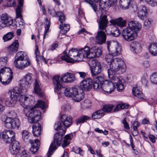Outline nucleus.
<instances>
[{
    "label": "nucleus",
    "mask_w": 157,
    "mask_h": 157,
    "mask_svg": "<svg viewBox=\"0 0 157 157\" xmlns=\"http://www.w3.org/2000/svg\"><path fill=\"white\" fill-rule=\"evenodd\" d=\"M30 64V61L28 56L22 52H18L15 57L14 65L18 69L23 70L28 67Z\"/></svg>",
    "instance_id": "0eeeda50"
},
{
    "label": "nucleus",
    "mask_w": 157,
    "mask_h": 157,
    "mask_svg": "<svg viewBox=\"0 0 157 157\" xmlns=\"http://www.w3.org/2000/svg\"><path fill=\"white\" fill-rule=\"evenodd\" d=\"M63 140V136L58 133L55 134L53 141L52 142L50 146L47 153L48 157H50L54 151L56 149V146H59Z\"/></svg>",
    "instance_id": "4468645a"
},
{
    "label": "nucleus",
    "mask_w": 157,
    "mask_h": 157,
    "mask_svg": "<svg viewBox=\"0 0 157 157\" xmlns=\"http://www.w3.org/2000/svg\"><path fill=\"white\" fill-rule=\"evenodd\" d=\"M71 106L67 104L63 105L62 107L61 112H64L68 111L71 109Z\"/></svg>",
    "instance_id": "8fccbe9b"
},
{
    "label": "nucleus",
    "mask_w": 157,
    "mask_h": 157,
    "mask_svg": "<svg viewBox=\"0 0 157 157\" xmlns=\"http://www.w3.org/2000/svg\"><path fill=\"white\" fill-rule=\"evenodd\" d=\"M48 11L50 15L54 17L56 16L57 12H56L53 8L50 7L48 9Z\"/></svg>",
    "instance_id": "052dcab7"
},
{
    "label": "nucleus",
    "mask_w": 157,
    "mask_h": 157,
    "mask_svg": "<svg viewBox=\"0 0 157 157\" xmlns=\"http://www.w3.org/2000/svg\"><path fill=\"white\" fill-rule=\"evenodd\" d=\"M145 2L152 6L157 5V0H145Z\"/></svg>",
    "instance_id": "5fc2aeb1"
},
{
    "label": "nucleus",
    "mask_w": 157,
    "mask_h": 157,
    "mask_svg": "<svg viewBox=\"0 0 157 157\" xmlns=\"http://www.w3.org/2000/svg\"><path fill=\"white\" fill-rule=\"evenodd\" d=\"M132 92L133 95L139 98L143 99L144 95L142 91L137 87H133Z\"/></svg>",
    "instance_id": "2f4dec72"
},
{
    "label": "nucleus",
    "mask_w": 157,
    "mask_h": 157,
    "mask_svg": "<svg viewBox=\"0 0 157 157\" xmlns=\"http://www.w3.org/2000/svg\"><path fill=\"white\" fill-rule=\"evenodd\" d=\"M11 142V146L10 148V152L12 155H16L19 153L20 149V144L15 140Z\"/></svg>",
    "instance_id": "412c9836"
},
{
    "label": "nucleus",
    "mask_w": 157,
    "mask_h": 157,
    "mask_svg": "<svg viewBox=\"0 0 157 157\" xmlns=\"http://www.w3.org/2000/svg\"><path fill=\"white\" fill-rule=\"evenodd\" d=\"M84 93L82 92L81 93H78L73 98V99L76 101L78 102L82 100L84 98Z\"/></svg>",
    "instance_id": "ea45409f"
},
{
    "label": "nucleus",
    "mask_w": 157,
    "mask_h": 157,
    "mask_svg": "<svg viewBox=\"0 0 157 157\" xmlns=\"http://www.w3.org/2000/svg\"><path fill=\"white\" fill-rule=\"evenodd\" d=\"M34 90L35 93L40 97H42L43 96L41 89L39 85L38 82L36 80L35 81Z\"/></svg>",
    "instance_id": "cd10ccee"
},
{
    "label": "nucleus",
    "mask_w": 157,
    "mask_h": 157,
    "mask_svg": "<svg viewBox=\"0 0 157 157\" xmlns=\"http://www.w3.org/2000/svg\"><path fill=\"white\" fill-rule=\"evenodd\" d=\"M56 16L59 17L58 24L59 25L60 27L61 28L62 25V23H63L65 20V16L63 13L61 11L57 12L56 13Z\"/></svg>",
    "instance_id": "7c9ffc66"
},
{
    "label": "nucleus",
    "mask_w": 157,
    "mask_h": 157,
    "mask_svg": "<svg viewBox=\"0 0 157 157\" xmlns=\"http://www.w3.org/2000/svg\"><path fill=\"white\" fill-rule=\"evenodd\" d=\"M4 126L7 128L18 129L21 125L19 119L17 118L7 117L4 121Z\"/></svg>",
    "instance_id": "2eb2a0df"
},
{
    "label": "nucleus",
    "mask_w": 157,
    "mask_h": 157,
    "mask_svg": "<svg viewBox=\"0 0 157 157\" xmlns=\"http://www.w3.org/2000/svg\"><path fill=\"white\" fill-rule=\"evenodd\" d=\"M18 41L16 40L8 47V52L11 54H13L16 53L18 50L19 46Z\"/></svg>",
    "instance_id": "a878e982"
},
{
    "label": "nucleus",
    "mask_w": 157,
    "mask_h": 157,
    "mask_svg": "<svg viewBox=\"0 0 157 157\" xmlns=\"http://www.w3.org/2000/svg\"><path fill=\"white\" fill-rule=\"evenodd\" d=\"M147 8L144 6H141L138 12V16L141 20H144L147 17Z\"/></svg>",
    "instance_id": "b1692460"
},
{
    "label": "nucleus",
    "mask_w": 157,
    "mask_h": 157,
    "mask_svg": "<svg viewBox=\"0 0 157 157\" xmlns=\"http://www.w3.org/2000/svg\"><path fill=\"white\" fill-rule=\"evenodd\" d=\"M149 50L151 55L155 56H157V43H151L149 47Z\"/></svg>",
    "instance_id": "c85d7f7f"
},
{
    "label": "nucleus",
    "mask_w": 157,
    "mask_h": 157,
    "mask_svg": "<svg viewBox=\"0 0 157 157\" xmlns=\"http://www.w3.org/2000/svg\"><path fill=\"white\" fill-rule=\"evenodd\" d=\"M15 133L12 131L4 130L2 133V137L6 143H10L14 140Z\"/></svg>",
    "instance_id": "6ab92c4d"
},
{
    "label": "nucleus",
    "mask_w": 157,
    "mask_h": 157,
    "mask_svg": "<svg viewBox=\"0 0 157 157\" xmlns=\"http://www.w3.org/2000/svg\"><path fill=\"white\" fill-rule=\"evenodd\" d=\"M92 84V79L90 78H87L80 82V87L82 90L89 91L91 89Z\"/></svg>",
    "instance_id": "aec40b11"
},
{
    "label": "nucleus",
    "mask_w": 157,
    "mask_h": 157,
    "mask_svg": "<svg viewBox=\"0 0 157 157\" xmlns=\"http://www.w3.org/2000/svg\"><path fill=\"white\" fill-rule=\"evenodd\" d=\"M122 49L121 45L115 40L109 41V55L116 56L120 55Z\"/></svg>",
    "instance_id": "9b49d317"
},
{
    "label": "nucleus",
    "mask_w": 157,
    "mask_h": 157,
    "mask_svg": "<svg viewBox=\"0 0 157 157\" xmlns=\"http://www.w3.org/2000/svg\"><path fill=\"white\" fill-rule=\"evenodd\" d=\"M130 46L131 50L134 53H139L142 51V47L141 44L137 41L132 42Z\"/></svg>",
    "instance_id": "5701e85b"
},
{
    "label": "nucleus",
    "mask_w": 157,
    "mask_h": 157,
    "mask_svg": "<svg viewBox=\"0 0 157 157\" xmlns=\"http://www.w3.org/2000/svg\"><path fill=\"white\" fill-rule=\"evenodd\" d=\"M150 79L152 84H157V72L152 73L150 76Z\"/></svg>",
    "instance_id": "79ce46f5"
},
{
    "label": "nucleus",
    "mask_w": 157,
    "mask_h": 157,
    "mask_svg": "<svg viewBox=\"0 0 157 157\" xmlns=\"http://www.w3.org/2000/svg\"><path fill=\"white\" fill-rule=\"evenodd\" d=\"M108 20L107 16L104 15L101 17L98 23L99 28L100 30L98 32L95 37V41L99 44H101L105 43L106 38L105 32L106 27L107 26Z\"/></svg>",
    "instance_id": "423d86ee"
},
{
    "label": "nucleus",
    "mask_w": 157,
    "mask_h": 157,
    "mask_svg": "<svg viewBox=\"0 0 157 157\" xmlns=\"http://www.w3.org/2000/svg\"><path fill=\"white\" fill-rule=\"evenodd\" d=\"M104 113L102 110H98L94 113L92 115V117L93 119H99L103 117Z\"/></svg>",
    "instance_id": "72a5a7b5"
},
{
    "label": "nucleus",
    "mask_w": 157,
    "mask_h": 157,
    "mask_svg": "<svg viewBox=\"0 0 157 157\" xmlns=\"http://www.w3.org/2000/svg\"><path fill=\"white\" fill-rule=\"evenodd\" d=\"M20 92L19 96L18 101L20 105L24 108V113L27 117L29 122L32 123L37 121L40 118L41 112L37 109H34L31 106L34 103V98L29 95H23L24 92L19 89Z\"/></svg>",
    "instance_id": "f03ea898"
},
{
    "label": "nucleus",
    "mask_w": 157,
    "mask_h": 157,
    "mask_svg": "<svg viewBox=\"0 0 157 157\" xmlns=\"http://www.w3.org/2000/svg\"><path fill=\"white\" fill-rule=\"evenodd\" d=\"M20 93L19 89L18 87L15 88L10 92V98H6L5 100H4L2 102L5 101V103L7 106L10 107L13 106L17 101H18Z\"/></svg>",
    "instance_id": "ddd939ff"
},
{
    "label": "nucleus",
    "mask_w": 157,
    "mask_h": 157,
    "mask_svg": "<svg viewBox=\"0 0 157 157\" xmlns=\"http://www.w3.org/2000/svg\"><path fill=\"white\" fill-rule=\"evenodd\" d=\"M101 50L96 47H93L91 49L88 47H86L79 50L78 54L80 56V60L82 61L84 58H87L88 60L94 59L95 57H99L101 55Z\"/></svg>",
    "instance_id": "39448f33"
},
{
    "label": "nucleus",
    "mask_w": 157,
    "mask_h": 157,
    "mask_svg": "<svg viewBox=\"0 0 157 157\" xmlns=\"http://www.w3.org/2000/svg\"><path fill=\"white\" fill-rule=\"evenodd\" d=\"M13 36V33L9 32L7 33L3 36V39L4 41H6L10 40L12 38Z\"/></svg>",
    "instance_id": "37998d69"
},
{
    "label": "nucleus",
    "mask_w": 157,
    "mask_h": 157,
    "mask_svg": "<svg viewBox=\"0 0 157 157\" xmlns=\"http://www.w3.org/2000/svg\"><path fill=\"white\" fill-rule=\"evenodd\" d=\"M94 131L98 133H103L104 135H106L108 133V132L107 131L105 130L104 131H103L102 130L100 129L99 128H96L95 129Z\"/></svg>",
    "instance_id": "338daca9"
},
{
    "label": "nucleus",
    "mask_w": 157,
    "mask_h": 157,
    "mask_svg": "<svg viewBox=\"0 0 157 157\" xmlns=\"http://www.w3.org/2000/svg\"><path fill=\"white\" fill-rule=\"evenodd\" d=\"M76 73L79 75L80 78H83L86 77L87 75V73L83 71H77Z\"/></svg>",
    "instance_id": "bf43d9fd"
},
{
    "label": "nucleus",
    "mask_w": 157,
    "mask_h": 157,
    "mask_svg": "<svg viewBox=\"0 0 157 157\" xmlns=\"http://www.w3.org/2000/svg\"><path fill=\"white\" fill-rule=\"evenodd\" d=\"M39 121V120L36 122L32 123H35L32 127V132L34 136L36 137H38L40 136L41 132V124L39 123H37Z\"/></svg>",
    "instance_id": "393cba45"
},
{
    "label": "nucleus",
    "mask_w": 157,
    "mask_h": 157,
    "mask_svg": "<svg viewBox=\"0 0 157 157\" xmlns=\"http://www.w3.org/2000/svg\"><path fill=\"white\" fill-rule=\"evenodd\" d=\"M36 51L35 52V55L36 56V60L37 62L41 60L43 62L46 63V61L45 59L43 56H40L39 55L40 53L38 50V47L37 46H36Z\"/></svg>",
    "instance_id": "f704fd0d"
},
{
    "label": "nucleus",
    "mask_w": 157,
    "mask_h": 157,
    "mask_svg": "<svg viewBox=\"0 0 157 157\" xmlns=\"http://www.w3.org/2000/svg\"><path fill=\"white\" fill-rule=\"evenodd\" d=\"M151 19H148L144 21V27L145 29H147L150 26L151 24Z\"/></svg>",
    "instance_id": "864d4df0"
},
{
    "label": "nucleus",
    "mask_w": 157,
    "mask_h": 157,
    "mask_svg": "<svg viewBox=\"0 0 157 157\" xmlns=\"http://www.w3.org/2000/svg\"><path fill=\"white\" fill-rule=\"evenodd\" d=\"M50 23L49 22H48V24H46L45 26V29L44 32V34L43 36V40L45 39V37L48 36L47 33L48 32L49 29L50 28Z\"/></svg>",
    "instance_id": "09e8293b"
},
{
    "label": "nucleus",
    "mask_w": 157,
    "mask_h": 157,
    "mask_svg": "<svg viewBox=\"0 0 157 157\" xmlns=\"http://www.w3.org/2000/svg\"><path fill=\"white\" fill-rule=\"evenodd\" d=\"M13 78L11 70L8 67L2 68L0 71V82L4 85L10 83Z\"/></svg>",
    "instance_id": "9d476101"
},
{
    "label": "nucleus",
    "mask_w": 157,
    "mask_h": 157,
    "mask_svg": "<svg viewBox=\"0 0 157 157\" xmlns=\"http://www.w3.org/2000/svg\"><path fill=\"white\" fill-rule=\"evenodd\" d=\"M108 0H100L99 6L101 8L104 10L108 6Z\"/></svg>",
    "instance_id": "a18cd8bd"
},
{
    "label": "nucleus",
    "mask_w": 157,
    "mask_h": 157,
    "mask_svg": "<svg viewBox=\"0 0 157 157\" xmlns=\"http://www.w3.org/2000/svg\"><path fill=\"white\" fill-rule=\"evenodd\" d=\"M115 107L112 104H109V113H113L116 112Z\"/></svg>",
    "instance_id": "13d9d810"
},
{
    "label": "nucleus",
    "mask_w": 157,
    "mask_h": 157,
    "mask_svg": "<svg viewBox=\"0 0 157 157\" xmlns=\"http://www.w3.org/2000/svg\"><path fill=\"white\" fill-rule=\"evenodd\" d=\"M22 137L23 140L25 142H28L29 141V142L31 144V147L30 148V150L33 154L35 153L37 151L38 147L40 145V142L38 139L35 140V141L32 140H29V138L30 136V133L26 130H23L22 132Z\"/></svg>",
    "instance_id": "f8f14e48"
},
{
    "label": "nucleus",
    "mask_w": 157,
    "mask_h": 157,
    "mask_svg": "<svg viewBox=\"0 0 157 157\" xmlns=\"http://www.w3.org/2000/svg\"><path fill=\"white\" fill-rule=\"evenodd\" d=\"M38 107H40L42 109H44L47 107L46 104L43 101L39 100L33 108L34 109H35Z\"/></svg>",
    "instance_id": "e433bc0d"
},
{
    "label": "nucleus",
    "mask_w": 157,
    "mask_h": 157,
    "mask_svg": "<svg viewBox=\"0 0 157 157\" xmlns=\"http://www.w3.org/2000/svg\"><path fill=\"white\" fill-rule=\"evenodd\" d=\"M72 98H73L76 94H78V89L77 88L75 87H71Z\"/></svg>",
    "instance_id": "0e129e2a"
},
{
    "label": "nucleus",
    "mask_w": 157,
    "mask_h": 157,
    "mask_svg": "<svg viewBox=\"0 0 157 157\" xmlns=\"http://www.w3.org/2000/svg\"><path fill=\"white\" fill-rule=\"evenodd\" d=\"M94 78H97L98 79L99 82L101 84L102 83V82L104 83L107 81L105 80V77L104 75L96 76Z\"/></svg>",
    "instance_id": "4d7b16f0"
},
{
    "label": "nucleus",
    "mask_w": 157,
    "mask_h": 157,
    "mask_svg": "<svg viewBox=\"0 0 157 157\" xmlns=\"http://www.w3.org/2000/svg\"><path fill=\"white\" fill-rule=\"evenodd\" d=\"M4 101V99L0 98V114L5 109L4 106L2 104V102Z\"/></svg>",
    "instance_id": "69168bd1"
},
{
    "label": "nucleus",
    "mask_w": 157,
    "mask_h": 157,
    "mask_svg": "<svg viewBox=\"0 0 157 157\" xmlns=\"http://www.w3.org/2000/svg\"><path fill=\"white\" fill-rule=\"evenodd\" d=\"M72 135L69 134L66 135L64 137L63 142L62 144V147L64 148L70 143V141L72 138Z\"/></svg>",
    "instance_id": "473e14b6"
},
{
    "label": "nucleus",
    "mask_w": 157,
    "mask_h": 157,
    "mask_svg": "<svg viewBox=\"0 0 157 157\" xmlns=\"http://www.w3.org/2000/svg\"><path fill=\"white\" fill-rule=\"evenodd\" d=\"M122 123L124 125V128L125 129L129 130V126L125 118H124L122 121Z\"/></svg>",
    "instance_id": "6e6d98bb"
},
{
    "label": "nucleus",
    "mask_w": 157,
    "mask_h": 157,
    "mask_svg": "<svg viewBox=\"0 0 157 157\" xmlns=\"http://www.w3.org/2000/svg\"><path fill=\"white\" fill-rule=\"evenodd\" d=\"M59 28L61 29L60 33L62 34H65L70 29V27L69 24H64L63 25L62 23V25L61 28H60L59 26Z\"/></svg>",
    "instance_id": "58836bf2"
},
{
    "label": "nucleus",
    "mask_w": 157,
    "mask_h": 157,
    "mask_svg": "<svg viewBox=\"0 0 157 157\" xmlns=\"http://www.w3.org/2000/svg\"><path fill=\"white\" fill-rule=\"evenodd\" d=\"M16 13L17 17L20 18V20L18 22L19 27L24 28L25 23H24V21L21 18V9L19 7H18V8L16 9Z\"/></svg>",
    "instance_id": "bb28decb"
},
{
    "label": "nucleus",
    "mask_w": 157,
    "mask_h": 157,
    "mask_svg": "<svg viewBox=\"0 0 157 157\" xmlns=\"http://www.w3.org/2000/svg\"><path fill=\"white\" fill-rule=\"evenodd\" d=\"M109 87L110 90L109 93L111 94L115 89L116 84L117 90L122 91L124 89V80L121 76L118 77L113 75L116 73L121 74L125 72L126 67L123 59L119 58H112L109 59Z\"/></svg>",
    "instance_id": "f257e3e1"
},
{
    "label": "nucleus",
    "mask_w": 157,
    "mask_h": 157,
    "mask_svg": "<svg viewBox=\"0 0 157 157\" xmlns=\"http://www.w3.org/2000/svg\"><path fill=\"white\" fill-rule=\"evenodd\" d=\"M89 119V117L87 116H84L81 117L76 120V124L78 125L79 124L83 123Z\"/></svg>",
    "instance_id": "a19ab883"
},
{
    "label": "nucleus",
    "mask_w": 157,
    "mask_h": 157,
    "mask_svg": "<svg viewBox=\"0 0 157 157\" xmlns=\"http://www.w3.org/2000/svg\"><path fill=\"white\" fill-rule=\"evenodd\" d=\"M141 28V25L137 22L134 21L129 22L128 26L123 31V38L125 40L128 41L134 40L137 37V33Z\"/></svg>",
    "instance_id": "7ed1b4c3"
},
{
    "label": "nucleus",
    "mask_w": 157,
    "mask_h": 157,
    "mask_svg": "<svg viewBox=\"0 0 157 157\" xmlns=\"http://www.w3.org/2000/svg\"><path fill=\"white\" fill-rule=\"evenodd\" d=\"M13 19L7 13L2 14L0 17V29L12 26L13 29L16 28V25L13 23Z\"/></svg>",
    "instance_id": "f3484780"
},
{
    "label": "nucleus",
    "mask_w": 157,
    "mask_h": 157,
    "mask_svg": "<svg viewBox=\"0 0 157 157\" xmlns=\"http://www.w3.org/2000/svg\"><path fill=\"white\" fill-rule=\"evenodd\" d=\"M128 107V105H125L123 103L118 104L115 107L116 112L121 109L127 108Z\"/></svg>",
    "instance_id": "c03bdc74"
},
{
    "label": "nucleus",
    "mask_w": 157,
    "mask_h": 157,
    "mask_svg": "<svg viewBox=\"0 0 157 157\" xmlns=\"http://www.w3.org/2000/svg\"><path fill=\"white\" fill-rule=\"evenodd\" d=\"M62 123L67 128L70 126L72 123V119L70 116L66 115H62L60 117Z\"/></svg>",
    "instance_id": "4be33fe9"
},
{
    "label": "nucleus",
    "mask_w": 157,
    "mask_h": 157,
    "mask_svg": "<svg viewBox=\"0 0 157 157\" xmlns=\"http://www.w3.org/2000/svg\"><path fill=\"white\" fill-rule=\"evenodd\" d=\"M71 88H67L65 89L64 91V94L66 96L72 98Z\"/></svg>",
    "instance_id": "de8ad7c7"
},
{
    "label": "nucleus",
    "mask_w": 157,
    "mask_h": 157,
    "mask_svg": "<svg viewBox=\"0 0 157 157\" xmlns=\"http://www.w3.org/2000/svg\"><path fill=\"white\" fill-rule=\"evenodd\" d=\"M7 6H14L15 4L14 0H7Z\"/></svg>",
    "instance_id": "e2e57ef3"
},
{
    "label": "nucleus",
    "mask_w": 157,
    "mask_h": 157,
    "mask_svg": "<svg viewBox=\"0 0 157 157\" xmlns=\"http://www.w3.org/2000/svg\"><path fill=\"white\" fill-rule=\"evenodd\" d=\"M88 64L90 67L92 75H98L101 72V66L100 63L96 59L88 60Z\"/></svg>",
    "instance_id": "dca6fc26"
},
{
    "label": "nucleus",
    "mask_w": 157,
    "mask_h": 157,
    "mask_svg": "<svg viewBox=\"0 0 157 157\" xmlns=\"http://www.w3.org/2000/svg\"><path fill=\"white\" fill-rule=\"evenodd\" d=\"M109 22L110 24L109 25V27L111 29L110 35L115 37L118 36L120 34V31L116 26L122 28L125 27L126 24V21L123 20L121 17L112 19L109 21Z\"/></svg>",
    "instance_id": "6e6552de"
},
{
    "label": "nucleus",
    "mask_w": 157,
    "mask_h": 157,
    "mask_svg": "<svg viewBox=\"0 0 157 157\" xmlns=\"http://www.w3.org/2000/svg\"><path fill=\"white\" fill-rule=\"evenodd\" d=\"M33 75L31 73L28 74L24 76L21 86L22 90L24 91L22 92L23 93L26 92L30 87L33 81Z\"/></svg>",
    "instance_id": "a211bd4d"
},
{
    "label": "nucleus",
    "mask_w": 157,
    "mask_h": 157,
    "mask_svg": "<svg viewBox=\"0 0 157 157\" xmlns=\"http://www.w3.org/2000/svg\"><path fill=\"white\" fill-rule=\"evenodd\" d=\"M108 87V83L107 82L105 83V82L101 84V88L102 90L105 93H108V91H107Z\"/></svg>",
    "instance_id": "3c124183"
},
{
    "label": "nucleus",
    "mask_w": 157,
    "mask_h": 157,
    "mask_svg": "<svg viewBox=\"0 0 157 157\" xmlns=\"http://www.w3.org/2000/svg\"><path fill=\"white\" fill-rule=\"evenodd\" d=\"M53 84L55 91L59 90L62 88V83H70L75 80V77L74 74L67 72L63 74L60 78L59 75H56L52 78Z\"/></svg>",
    "instance_id": "20e7f679"
},
{
    "label": "nucleus",
    "mask_w": 157,
    "mask_h": 157,
    "mask_svg": "<svg viewBox=\"0 0 157 157\" xmlns=\"http://www.w3.org/2000/svg\"><path fill=\"white\" fill-rule=\"evenodd\" d=\"M73 150L75 153L79 154L81 156H83L84 155V151L81 150L79 147H74L73 148Z\"/></svg>",
    "instance_id": "49530a36"
},
{
    "label": "nucleus",
    "mask_w": 157,
    "mask_h": 157,
    "mask_svg": "<svg viewBox=\"0 0 157 157\" xmlns=\"http://www.w3.org/2000/svg\"><path fill=\"white\" fill-rule=\"evenodd\" d=\"M149 138L150 141L152 143H155V137L151 134H150L148 136Z\"/></svg>",
    "instance_id": "774afa93"
},
{
    "label": "nucleus",
    "mask_w": 157,
    "mask_h": 157,
    "mask_svg": "<svg viewBox=\"0 0 157 157\" xmlns=\"http://www.w3.org/2000/svg\"><path fill=\"white\" fill-rule=\"evenodd\" d=\"M133 0H120L119 5L120 7L123 9H128L129 6L131 2Z\"/></svg>",
    "instance_id": "c756f323"
},
{
    "label": "nucleus",
    "mask_w": 157,
    "mask_h": 157,
    "mask_svg": "<svg viewBox=\"0 0 157 157\" xmlns=\"http://www.w3.org/2000/svg\"><path fill=\"white\" fill-rule=\"evenodd\" d=\"M142 66L145 68H148L150 67V63L148 60L144 61L141 63Z\"/></svg>",
    "instance_id": "603ef678"
},
{
    "label": "nucleus",
    "mask_w": 157,
    "mask_h": 157,
    "mask_svg": "<svg viewBox=\"0 0 157 157\" xmlns=\"http://www.w3.org/2000/svg\"><path fill=\"white\" fill-rule=\"evenodd\" d=\"M93 87L95 90H97L101 88V84L97 78H93Z\"/></svg>",
    "instance_id": "4c0bfd02"
},
{
    "label": "nucleus",
    "mask_w": 157,
    "mask_h": 157,
    "mask_svg": "<svg viewBox=\"0 0 157 157\" xmlns=\"http://www.w3.org/2000/svg\"><path fill=\"white\" fill-rule=\"evenodd\" d=\"M61 128V124L60 122L56 123L54 126V129L56 130H60Z\"/></svg>",
    "instance_id": "680f3d73"
},
{
    "label": "nucleus",
    "mask_w": 157,
    "mask_h": 157,
    "mask_svg": "<svg viewBox=\"0 0 157 157\" xmlns=\"http://www.w3.org/2000/svg\"><path fill=\"white\" fill-rule=\"evenodd\" d=\"M79 50L76 48H72L67 55L66 52L64 51L61 56V59L68 63H74V61H81Z\"/></svg>",
    "instance_id": "1a4fd4ad"
},
{
    "label": "nucleus",
    "mask_w": 157,
    "mask_h": 157,
    "mask_svg": "<svg viewBox=\"0 0 157 157\" xmlns=\"http://www.w3.org/2000/svg\"><path fill=\"white\" fill-rule=\"evenodd\" d=\"M132 124V126L133 129V135L134 136H137L138 134V132L137 130V128L140 125V124L137 121H134L131 123Z\"/></svg>",
    "instance_id": "c9c22d12"
}]
</instances>
